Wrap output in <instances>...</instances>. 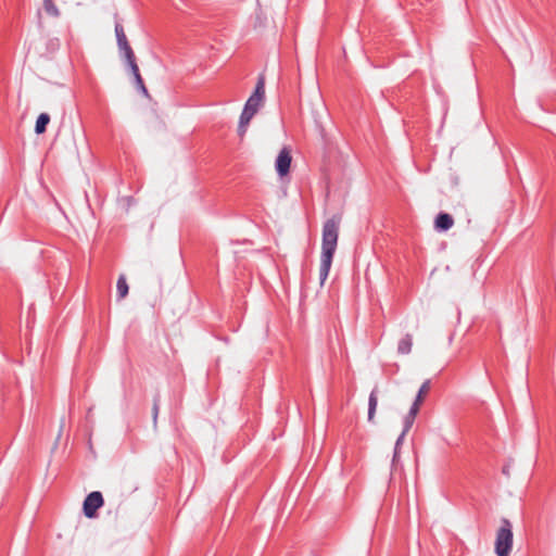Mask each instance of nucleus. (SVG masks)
<instances>
[{
  "mask_svg": "<svg viewBox=\"0 0 556 556\" xmlns=\"http://www.w3.org/2000/svg\"><path fill=\"white\" fill-rule=\"evenodd\" d=\"M430 388H431V382L430 380H426L421 387L419 388L418 392H417V395L415 397V401L413 402L412 405H416V408L420 409V406L426 397V395L429 393L430 391Z\"/></svg>",
  "mask_w": 556,
  "mask_h": 556,
  "instance_id": "8",
  "label": "nucleus"
},
{
  "mask_svg": "<svg viewBox=\"0 0 556 556\" xmlns=\"http://www.w3.org/2000/svg\"><path fill=\"white\" fill-rule=\"evenodd\" d=\"M514 534L511 523L503 519L500 529L496 532L495 554L497 556H509L513 548Z\"/></svg>",
  "mask_w": 556,
  "mask_h": 556,
  "instance_id": "3",
  "label": "nucleus"
},
{
  "mask_svg": "<svg viewBox=\"0 0 556 556\" xmlns=\"http://www.w3.org/2000/svg\"><path fill=\"white\" fill-rule=\"evenodd\" d=\"M378 405V388L376 387L369 394L368 399V420L372 421Z\"/></svg>",
  "mask_w": 556,
  "mask_h": 556,
  "instance_id": "9",
  "label": "nucleus"
},
{
  "mask_svg": "<svg viewBox=\"0 0 556 556\" xmlns=\"http://www.w3.org/2000/svg\"><path fill=\"white\" fill-rule=\"evenodd\" d=\"M125 61H126L127 65L129 66L132 76L140 75L139 67L136 62V56H134L131 59H127Z\"/></svg>",
  "mask_w": 556,
  "mask_h": 556,
  "instance_id": "17",
  "label": "nucleus"
},
{
  "mask_svg": "<svg viewBox=\"0 0 556 556\" xmlns=\"http://www.w3.org/2000/svg\"><path fill=\"white\" fill-rule=\"evenodd\" d=\"M419 409L416 408V405H412L408 413L405 415L403 419V430L404 434H407V432L412 429L415 418L418 414Z\"/></svg>",
  "mask_w": 556,
  "mask_h": 556,
  "instance_id": "7",
  "label": "nucleus"
},
{
  "mask_svg": "<svg viewBox=\"0 0 556 556\" xmlns=\"http://www.w3.org/2000/svg\"><path fill=\"white\" fill-rule=\"evenodd\" d=\"M117 46L119 51L123 53V56L125 60L131 59L135 56V53L127 40V38H122L119 41H117Z\"/></svg>",
  "mask_w": 556,
  "mask_h": 556,
  "instance_id": "12",
  "label": "nucleus"
},
{
  "mask_svg": "<svg viewBox=\"0 0 556 556\" xmlns=\"http://www.w3.org/2000/svg\"><path fill=\"white\" fill-rule=\"evenodd\" d=\"M115 35L117 41H119L122 38H127L124 31V27L119 23L115 25Z\"/></svg>",
  "mask_w": 556,
  "mask_h": 556,
  "instance_id": "18",
  "label": "nucleus"
},
{
  "mask_svg": "<svg viewBox=\"0 0 556 556\" xmlns=\"http://www.w3.org/2000/svg\"><path fill=\"white\" fill-rule=\"evenodd\" d=\"M340 223L341 216L333 215L323 225L321 255L319 267L320 285L325 283L331 268L332 258L338 245Z\"/></svg>",
  "mask_w": 556,
  "mask_h": 556,
  "instance_id": "1",
  "label": "nucleus"
},
{
  "mask_svg": "<svg viewBox=\"0 0 556 556\" xmlns=\"http://www.w3.org/2000/svg\"><path fill=\"white\" fill-rule=\"evenodd\" d=\"M49 122H50L49 114L41 113L36 121V126H35L36 134H38V135L43 134L47 129V125L49 124Z\"/></svg>",
  "mask_w": 556,
  "mask_h": 556,
  "instance_id": "13",
  "label": "nucleus"
},
{
  "mask_svg": "<svg viewBox=\"0 0 556 556\" xmlns=\"http://www.w3.org/2000/svg\"><path fill=\"white\" fill-rule=\"evenodd\" d=\"M454 225L453 217L447 213H439L435 217L434 226L439 231H446Z\"/></svg>",
  "mask_w": 556,
  "mask_h": 556,
  "instance_id": "6",
  "label": "nucleus"
},
{
  "mask_svg": "<svg viewBox=\"0 0 556 556\" xmlns=\"http://www.w3.org/2000/svg\"><path fill=\"white\" fill-rule=\"evenodd\" d=\"M137 88L142 92L143 96L149 97L148 89L144 86L141 75L134 76Z\"/></svg>",
  "mask_w": 556,
  "mask_h": 556,
  "instance_id": "16",
  "label": "nucleus"
},
{
  "mask_svg": "<svg viewBox=\"0 0 556 556\" xmlns=\"http://www.w3.org/2000/svg\"><path fill=\"white\" fill-rule=\"evenodd\" d=\"M265 101V77L264 75H260L254 92L247 100L243 111L240 115L238 131L240 136H243L247 131V128L254 117V115L258 112V110L263 106Z\"/></svg>",
  "mask_w": 556,
  "mask_h": 556,
  "instance_id": "2",
  "label": "nucleus"
},
{
  "mask_svg": "<svg viewBox=\"0 0 556 556\" xmlns=\"http://www.w3.org/2000/svg\"><path fill=\"white\" fill-rule=\"evenodd\" d=\"M406 434H404V431H402V433L399 435L396 442H395V447H394V458L397 456V451H399V447L400 445L402 444L404 438H405Z\"/></svg>",
  "mask_w": 556,
  "mask_h": 556,
  "instance_id": "20",
  "label": "nucleus"
},
{
  "mask_svg": "<svg viewBox=\"0 0 556 556\" xmlns=\"http://www.w3.org/2000/svg\"><path fill=\"white\" fill-rule=\"evenodd\" d=\"M43 8L51 16L58 17L60 15V11L52 0H43Z\"/></svg>",
  "mask_w": 556,
  "mask_h": 556,
  "instance_id": "15",
  "label": "nucleus"
},
{
  "mask_svg": "<svg viewBox=\"0 0 556 556\" xmlns=\"http://www.w3.org/2000/svg\"><path fill=\"white\" fill-rule=\"evenodd\" d=\"M117 46L119 51L123 53V56L125 60L131 59L135 56V53L127 40V38H122L119 41H117Z\"/></svg>",
  "mask_w": 556,
  "mask_h": 556,
  "instance_id": "11",
  "label": "nucleus"
},
{
  "mask_svg": "<svg viewBox=\"0 0 556 556\" xmlns=\"http://www.w3.org/2000/svg\"><path fill=\"white\" fill-rule=\"evenodd\" d=\"M116 288H117L118 299H124L127 296L129 288H128V283L126 281V277L124 275H121L118 277Z\"/></svg>",
  "mask_w": 556,
  "mask_h": 556,
  "instance_id": "14",
  "label": "nucleus"
},
{
  "mask_svg": "<svg viewBox=\"0 0 556 556\" xmlns=\"http://www.w3.org/2000/svg\"><path fill=\"white\" fill-rule=\"evenodd\" d=\"M159 409H160V399H159V396H156V397H154L153 408H152L154 424L156 422V419H157Z\"/></svg>",
  "mask_w": 556,
  "mask_h": 556,
  "instance_id": "19",
  "label": "nucleus"
},
{
  "mask_svg": "<svg viewBox=\"0 0 556 556\" xmlns=\"http://www.w3.org/2000/svg\"><path fill=\"white\" fill-rule=\"evenodd\" d=\"M291 155H290V151L287 149V148H283L277 159H276V170L278 173L279 176L283 177L286 176L289 170H290V165H291Z\"/></svg>",
  "mask_w": 556,
  "mask_h": 556,
  "instance_id": "5",
  "label": "nucleus"
},
{
  "mask_svg": "<svg viewBox=\"0 0 556 556\" xmlns=\"http://www.w3.org/2000/svg\"><path fill=\"white\" fill-rule=\"evenodd\" d=\"M103 505V496L100 492L93 491L87 495L84 501V514L88 518H93L97 510Z\"/></svg>",
  "mask_w": 556,
  "mask_h": 556,
  "instance_id": "4",
  "label": "nucleus"
},
{
  "mask_svg": "<svg viewBox=\"0 0 556 556\" xmlns=\"http://www.w3.org/2000/svg\"><path fill=\"white\" fill-rule=\"evenodd\" d=\"M413 346V337L412 334H405L397 344V352L400 354H409Z\"/></svg>",
  "mask_w": 556,
  "mask_h": 556,
  "instance_id": "10",
  "label": "nucleus"
}]
</instances>
